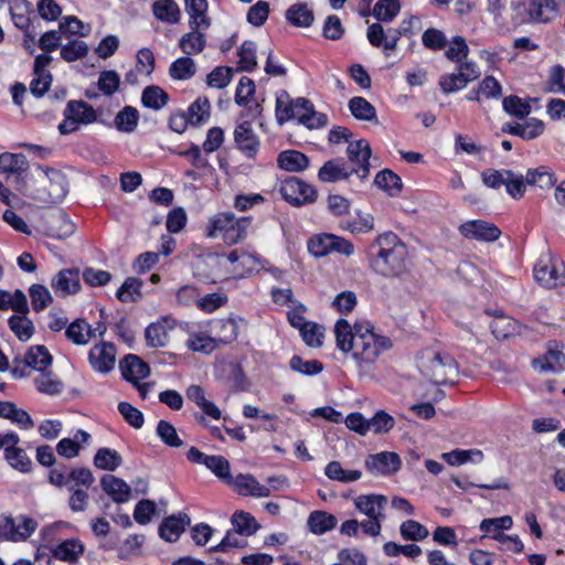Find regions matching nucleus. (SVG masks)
I'll use <instances>...</instances> for the list:
<instances>
[{
    "label": "nucleus",
    "instance_id": "55",
    "mask_svg": "<svg viewBox=\"0 0 565 565\" xmlns=\"http://www.w3.org/2000/svg\"><path fill=\"white\" fill-rule=\"evenodd\" d=\"M348 106L353 117L359 120L372 121L376 119L374 106L363 97L351 98Z\"/></svg>",
    "mask_w": 565,
    "mask_h": 565
},
{
    "label": "nucleus",
    "instance_id": "52",
    "mask_svg": "<svg viewBox=\"0 0 565 565\" xmlns=\"http://www.w3.org/2000/svg\"><path fill=\"white\" fill-rule=\"evenodd\" d=\"M122 463L119 452L110 448H100L94 457V465L102 470L114 471Z\"/></svg>",
    "mask_w": 565,
    "mask_h": 565
},
{
    "label": "nucleus",
    "instance_id": "11",
    "mask_svg": "<svg viewBox=\"0 0 565 565\" xmlns=\"http://www.w3.org/2000/svg\"><path fill=\"white\" fill-rule=\"evenodd\" d=\"M217 264L221 266L231 265L230 274L242 278L257 271L262 267V259L258 255L244 248H236L226 255H220Z\"/></svg>",
    "mask_w": 565,
    "mask_h": 565
},
{
    "label": "nucleus",
    "instance_id": "36",
    "mask_svg": "<svg viewBox=\"0 0 565 565\" xmlns=\"http://www.w3.org/2000/svg\"><path fill=\"white\" fill-rule=\"evenodd\" d=\"M152 13L157 20L168 24H177L181 19L180 7L174 0H156Z\"/></svg>",
    "mask_w": 565,
    "mask_h": 565
},
{
    "label": "nucleus",
    "instance_id": "5",
    "mask_svg": "<svg viewBox=\"0 0 565 565\" xmlns=\"http://www.w3.org/2000/svg\"><path fill=\"white\" fill-rule=\"evenodd\" d=\"M34 179L39 184L34 199L43 203H58L68 192L66 177L60 170L39 164L34 169Z\"/></svg>",
    "mask_w": 565,
    "mask_h": 565
},
{
    "label": "nucleus",
    "instance_id": "7",
    "mask_svg": "<svg viewBox=\"0 0 565 565\" xmlns=\"http://www.w3.org/2000/svg\"><path fill=\"white\" fill-rule=\"evenodd\" d=\"M419 369L436 385L454 383L458 375L456 361L449 354L434 351H428L420 358Z\"/></svg>",
    "mask_w": 565,
    "mask_h": 565
},
{
    "label": "nucleus",
    "instance_id": "16",
    "mask_svg": "<svg viewBox=\"0 0 565 565\" xmlns=\"http://www.w3.org/2000/svg\"><path fill=\"white\" fill-rule=\"evenodd\" d=\"M19 440V436L15 433L3 435L2 448L4 451V458L13 469L24 473L30 472L32 469V461L26 452L17 446Z\"/></svg>",
    "mask_w": 565,
    "mask_h": 565
},
{
    "label": "nucleus",
    "instance_id": "19",
    "mask_svg": "<svg viewBox=\"0 0 565 565\" xmlns=\"http://www.w3.org/2000/svg\"><path fill=\"white\" fill-rule=\"evenodd\" d=\"M401 466V458L394 451H381L365 459V467L373 475L388 476L397 472Z\"/></svg>",
    "mask_w": 565,
    "mask_h": 565
},
{
    "label": "nucleus",
    "instance_id": "14",
    "mask_svg": "<svg viewBox=\"0 0 565 565\" xmlns=\"http://www.w3.org/2000/svg\"><path fill=\"white\" fill-rule=\"evenodd\" d=\"M479 76V71L473 62L460 63L456 73L444 74L440 76L439 86L446 94L463 89L468 83Z\"/></svg>",
    "mask_w": 565,
    "mask_h": 565
},
{
    "label": "nucleus",
    "instance_id": "50",
    "mask_svg": "<svg viewBox=\"0 0 565 565\" xmlns=\"http://www.w3.org/2000/svg\"><path fill=\"white\" fill-rule=\"evenodd\" d=\"M196 66L190 56H182L173 61L169 68V74L173 79L186 81L194 76Z\"/></svg>",
    "mask_w": 565,
    "mask_h": 565
},
{
    "label": "nucleus",
    "instance_id": "48",
    "mask_svg": "<svg viewBox=\"0 0 565 565\" xmlns=\"http://www.w3.org/2000/svg\"><path fill=\"white\" fill-rule=\"evenodd\" d=\"M139 122V111L132 106H125L115 117L114 125L120 132H132Z\"/></svg>",
    "mask_w": 565,
    "mask_h": 565
},
{
    "label": "nucleus",
    "instance_id": "24",
    "mask_svg": "<svg viewBox=\"0 0 565 565\" xmlns=\"http://www.w3.org/2000/svg\"><path fill=\"white\" fill-rule=\"evenodd\" d=\"M230 483L234 490L244 497L266 498L270 494V489L258 482L253 475H238L234 479L231 478Z\"/></svg>",
    "mask_w": 565,
    "mask_h": 565
},
{
    "label": "nucleus",
    "instance_id": "34",
    "mask_svg": "<svg viewBox=\"0 0 565 565\" xmlns=\"http://www.w3.org/2000/svg\"><path fill=\"white\" fill-rule=\"evenodd\" d=\"M189 524L190 518L186 514L172 515L162 521L159 534L168 542H175Z\"/></svg>",
    "mask_w": 565,
    "mask_h": 565
},
{
    "label": "nucleus",
    "instance_id": "64",
    "mask_svg": "<svg viewBox=\"0 0 565 565\" xmlns=\"http://www.w3.org/2000/svg\"><path fill=\"white\" fill-rule=\"evenodd\" d=\"M565 68L562 65H553L545 82V90L548 93H561L565 95Z\"/></svg>",
    "mask_w": 565,
    "mask_h": 565
},
{
    "label": "nucleus",
    "instance_id": "56",
    "mask_svg": "<svg viewBox=\"0 0 565 565\" xmlns=\"http://www.w3.org/2000/svg\"><path fill=\"white\" fill-rule=\"evenodd\" d=\"M28 160L24 154L3 152L0 154V172L19 173L25 171Z\"/></svg>",
    "mask_w": 565,
    "mask_h": 565
},
{
    "label": "nucleus",
    "instance_id": "2",
    "mask_svg": "<svg viewBox=\"0 0 565 565\" xmlns=\"http://www.w3.org/2000/svg\"><path fill=\"white\" fill-rule=\"evenodd\" d=\"M365 253L370 268L380 276L398 277L407 269V247L392 232L379 235L367 246Z\"/></svg>",
    "mask_w": 565,
    "mask_h": 565
},
{
    "label": "nucleus",
    "instance_id": "43",
    "mask_svg": "<svg viewBox=\"0 0 565 565\" xmlns=\"http://www.w3.org/2000/svg\"><path fill=\"white\" fill-rule=\"evenodd\" d=\"M324 475L333 481L342 483H351L358 481L362 477V472L358 469H344L342 465L337 461H330L324 468Z\"/></svg>",
    "mask_w": 565,
    "mask_h": 565
},
{
    "label": "nucleus",
    "instance_id": "46",
    "mask_svg": "<svg viewBox=\"0 0 565 565\" xmlns=\"http://www.w3.org/2000/svg\"><path fill=\"white\" fill-rule=\"evenodd\" d=\"M186 347L194 352L209 354L216 349V340L204 331H191Z\"/></svg>",
    "mask_w": 565,
    "mask_h": 565
},
{
    "label": "nucleus",
    "instance_id": "39",
    "mask_svg": "<svg viewBox=\"0 0 565 565\" xmlns=\"http://www.w3.org/2000/svg\"><path fill=\"white\" fill-rule=\"evenodd\" d=\"M277 164L285 171L300 172L308 168L309 159L300 151L285 150L279 153Z\"/></svg>",
    "mask_w": 565,
    "mask_h": 565
},
{
    "label": "nucleus",
    "instance_id": "62",
    "mask_svg": "<svg viewBox=\"0 0 565 565\" xmlns=\"http://www.w3.org/2000/svg\"><path fill=\"white\" fill-rule=\"evenodd\" d=\"M211 104L205 97H199L188 109L190 124L200 125L210 117Z\"/></svg>",
    "mask_w": 565,
    "mask_h": 565
},
{
    "label": "nucleus",
    "instance_id": "59",
    "mask_svg": "<svg viewBox=\"0 0 565 565\" xmlns=\"http://www.w3.org/2000/svg\"><path fill=\"white\" fill-rule=\"evenodd\" d=\"M32 309L35 312H41L46 309L52 302L53 297L50 290L40 284H34L29 288Z\"/></svg>",
    "mask_w": 565,
    "mask_h": 565
},
{
    "label": "nucleus",
    "instance_id": "27",
    "mask_svg": "<svg viewBox=\"0 0 565 565\" xmlns=\"http://www.w3.org/2000/svg\"><path fill=\"white\" fill-rule=\"evenodd\" d=\"M209 28H190L179 40L180 50L188 56L202 53L206 46L205 31Z\"/></svg>",
    "mask_w": 565,
    "mask_h": 565
},
{
    "label": "nucleus",
    "instance_id": "51",
    "mask_svg": "<svg viewBox=\"0 0 565 565\" xmlns=\"http://www.w3.org/2000/svg\"><path fill=\"white\" fill-rule=\"evenodd\" d=\"M28 313L14 315L8 320V324L15 337L21 341H28L34 333L33 322L28 318Z\"/></svg>",
    "mask_w": 565,
    "mask_h": 565
},
{
    "label": "nucleus",
    "instance_id": "38",
    "mask_svg": "<svg viewBox=\"0 0 565 565\" xmlns=\"http://www.w3.org/2000/svg\"><path fill=\"white\" fill-rule=\"evenodd\" d=\"M212 337L218 343H231L238 335V326L235 319H218L211 326Z\"/></svg>",
    "mask_w": 565,
    "mask_h": 565
},
{
    "label": "nucleus",
    "instance_id": "23",
    "mask_svg": "<svg viewBox=\"0 0 565 565\" xmlns=\"http://www.w3.org/2000/svg\"><path fill=\"white\" fill-rule=\"evenodd\" d=\"M45 232L52 238L63 239L75 232V225L65 212L57 211L46 216Z\"/></svg>",
    "mask_w": 565,
    "mask_h": 565
},
{
    "label": "nucleus",
    "instance_id": "61",
    "mask_svg": "<svg viewBox=\"0 0 565 565\" xmlns=\"http://www.w3.org/2000/svg\"><path fill=\"white\" fill-rule=\"evenodd\" d=\"M401 4L398 0H379L373 8V15L382 22H391L398 14Z\"/></svg>",
    "mask_w": 565,
    "mask_h": 565
},
{
    "label": "nucleus",
    "instance_id": "53",
    "mask_svg": "<svg viewBox=\"0 0 565 565\" xmlns=\"http://www.w3.org/2000/svg\"><path fill=\"white\" fill-rule=\"evenodd\" d=\"M556 182L555 174L544 166L536 169H530L526 172V183L539 186L540 189H550Z\"/></svg>",
    "mask_w": 565,
    "mask_h": 565
},
{
    "label": "nucleus",
    "instance_id": "63",
    "mask_svg": "<svg viewBox=\"0 0 565 565\" xmlns=\"http://www.w3.org/2000/svg\"><path fill=\"white\" fill-rule=\"evenodd\" d=\"M233 529L242 535H252L257 529L258 524L256 520L246 512H235L232 516Z\"/></svg>",
    "mask_w": 565,
    "mask_h": 565
},
{
    "label": "nucleus",
    "instance_id": "58",
    "mask_svg": "<svg viewBox=\"0 0 565 565\" xmlns=\"http://www.w3.org/2000/svg\"><path fill=\"white\" fill-rule=\"evenodd\" d=\"M141 287L140 279L128 277L117 290L116 296L122 302H135L141 298Z\"/></svg>",
    "mask_w": 565,
    "mask_h": 565
},
{
    "label": "nucleus",
    "instance_id": "32",
    "mask_svg": "<svg viewBox=\"0 0 565 565\" xmlns=\"http://www.w3.org/2000/svg\"><path fill=\"white\" fill-rule=\"evenodd\" d=\"M103 490L111 497L117 503H125L130 500L131 489L129 484L120 478L108 475L102 478Z\"/></svg>",
    "mask_w": 565,
    "mask_h": 565
},
{
    "label": "nucleus",
    "instance_id": "22",
    "mask_svg": "<svg viewBox=\"0 0 565 565\" xmlns=\"http://www.w3.org/2000/svg\"><path fill=\"white\" fill-rule=\"evenodd\" d=\"M175 327V320L161 317L145 330L146 342L151 348H163L169 342V332Z\"/></svg>",
    "mask_w": 565,
    "mask_h": 565
},
{
    "label": "nucleus",
    "instance_id": "44",
    "mask_svg": "<svg viewBox=\"0 0 565 565\" xmlns=\"http://www.w3.org/2000/svg\"><path fill=\"white\" fill-rule=\"evenodd\" d=\"M287 21L298 28H308L313 22V12L306 3H296L286 11Z\"/></svg>",
    "mask_w": 565,
    "mask_h": 565
},
{
    "label": "nucleus",
    "instance_id": "6",
    "mask_svg": "<svg viewBox=\"0 0 565 565\" xmlns=\"http://www.w3.org/2000/svg\"><path fill=\"white\" fill-rule=\"evenodd\" d=\"M386 503L387 498L376 493L360 494L353 499L354 508L367 516V520L361 522V530L366 535L375 537L381 534Z\"/></svg>",
    "mask_w": 565,
    "mask_h": 565
},
{
    "label": "nucleus",
    "instance_id": "8",
    "mask_svg": "<svg viewBox=\"0 0 565 565\" xmlns=\"http://www.w3.org/2000/svg\"><path fill=\"white\" fill-rule=\"evenodd\" d=\"M307 247L309 253L317 258L331 253H338L347 257L354 254V245L350 241L329 233L312 235L307 242Z\"/></svg>",
    "mask_w": 565,
    "mask_h": 565
},
{
    "label": "nucleus",
    "instance_id": "10",
    "mask_svg": "<svg viewBox=\"0 0 565 565\" xmlns=\"http://www.w3.org/2000/svg\"><path fill=\"white\" fill-rule=\"evenodd\" d=\"M53 358L46 347L34 345L29 348L22 360L15 359L11 369L13 379L30 376V371L35 372L50 369Z\"/></svg>",
    "mask_w": 565,
    "mask_h": 565
},
{
    "label": "nucleus",
    "instance_id": "12",
    "mask_svg": "<svg viewBox=\"0 0 565 565\" xmlns=\"http://www.w3.org/2000/svg\"><path fill=\"white\" fill-rule=\"evenodd\" d=\"M534 277L546 288L565 286V264L551 255L543 256L534 267Z\"/></svg>",
    "mask_w": 565,
    "mask_h": 565
},
{
    "label": "nucleus",
    "instance_id": "29",
    "mask_svg": "<svg viewBox=\"0 0 565 565\" xmlns=\"http://www.w3.org/2000/svg\"><path fill=\"white\" fill-rule=\"evenodd\" d=\"M533 366L541 372H558L565 366V354L557 343L551 344L547 352L533 361Z\"/></svg>",
    "mask_w": 565,
    "mask_h": 565
},
{
    "label": "nucleus",
    "instance_id": "57",
    "mask_svg": "<svg viewBox=\"0 0 565 565\" xmlns=\"http://www.w3.org/2000/svg\"><path fill=\"white\" fill-rule=\"evenodd\" d=\"M374 184L387 192L390 195H396L402 189L401 178L391 170L379 172L374 179Z\"/></svg>",
    "mask_w": 565,
    "mask_h": 565
},
{
    "label": "nucleus",
    "instance_id": "54",
    "mask_svg": "<svg viewBox=\"0 0 565 565\" xmlns=\"http://www.w3.org/2000/svg\"><path fill=\"white\" fill-rule=\"evenodd\" d=\"M256 44L253 41H244L238 49V71L252 72L257 66Z\"/></svg>",
    "mask_w": 565,
    "mask_h": 565
},
{
    "label": "nucleus",
    "instance_id": "4",
    "mask_svg": "<svg viewBox=\"0 0 565 565\" xmlns=\"http://www.w3.org/2000/svg\"><path fill=\"white\" fill-rule=\"evenodd\" d=\"M250 216L237 217L232 212H220L209 217L204 234L209 238H221L226 245L244 241L252 224Z\"/></svg>",
    "mask_w": 565,
    "mask_h": 565
},
{
    "label": "nucleus",
    "instance_id": "28",
    "mask_svg": "<svg viewBox=\"0 0 565 565\" xmlns=\"http://www.w3.org/2000/svg\"><path fill=\"white\" fill-rule=\"evenodd\" d=\"M184 10L189 17V28H210L212 21L207 15V0H183Z\"/></svg>",
    "mask_w": 565,
    "mask_h": 565
},
{
    "label": "nucleus",
    "instance_id": "26",
    "mask_svg": "<svg viewBox=\"0 0 565 565\" xmlns=\"http://www.w3.org/2000/svg\"><path fill=\"white\" fill-rule=\"evenodd\" d=\"M524 9V4L521 7ZM525 8L530 9V20L533 22H550L558 15L555 0H526Z\"/></svg>",
    "mask_w": 565,
    "mask_h": 565
},
{
    "label": "nucleus",
    "instance_id": "30",
    "mask_svg": "<svg viewBox=\"0 0 565 565\" xmlns=\"http://www.w3.org/2000/svg\"><path fill=\"white\" fill-rule=\"evenodd\" d=\"M122 376L137 384L139 381L146 379L150 374L149 365L143 362L139 356L128 354L120 363Z\"/></svg>",
    "mask_w": 565,
    "mask_h": 565
},
{
    "label": "nucleus",
    "instance_id": "49",
    "mask_svg": "<svg viewBox=\"0 0 565 565\" xmlns=\"http://www.w3.org/2000/svg\"><path fill=\"white\" fill-rule=\"evenodd\" d=\"M168 100V94L161 87L156 85L147 86L141 95L142 105L154 110L163 108Z\"/></svg>",
    "mask_w": 565,
    "mask_h": 565
},
{
    "label": "nucleus",
    "instance_id": "18",
    "mask_svg": "<svg viewBox=\"0 0 565 565\" xmlns=\"http://www.w3.org/2000/svg\"><path fill=\"white\" fill-rule=\"evenodd\" d=\"M88 362L92 369L99 373H108L116 363V348L110 342L95 344L88 353Z\"/></svg>",
    "mask_w": 565,
    "mask_h": 565
},
{
    "label": "nucleus",
    "instance_id": "33",
    "mask_svg": "<svg viewBox=\"0 0 565 565\" xmlns=\"http://www.w3.org/2000/svg\"><path fill=\"white\" fill-rule=\"evenodd\" d=\"M185 394L188 399L193 402L206 416L213 419L222 417L221 409L205 396L204 390L200 385H190Z\"/></svg>",
    "mask_w": 565,
    "mask_h": 565
},
{
    "label": "nucleus",
    "instance_id": "21",
    "mask_svg": "<svg viewBox=\"0 0 565 565\" xmlns=\"http://www.w3.org/2000/svg\"><path fill=\"white\" fill-rule=\"evenodd\" d=\"M236 147L247 157L255 158L259 150L260 141L249 121L238 124L234 130Z\"/></svg>",
    "mask_w": 565,
    "mask_h": 565
},
{
    "label": "nucleus",
    "instance_id": "13",
    "mask_svg": "<svg viewBox=\"0 0 565 565\" xmlns=\"http://www.w3.org/2000/svg\"><path fill=\"white\" fill-rule=\"evenodd\" d=\"M279 191L281 196L295 206L313 203L317 199L316 189L296 177L286 179Z\"/></svg>",
    "mask_w": 565,
    "mask_h": 565
},
{
    "label": "nucleus",
    "instance_id": "60",
    "mask_svg": "<svg viewBox=\"0 0 565 565\" xmlns=\"http://www.w3.org/2000/svg\"><path fill=\"white\" fill-rule=\"evenodd\" d=\"M490 328L497 339L504 340L515 332L516 322L511 317L500 313L495 315Z\"/></svg>",
    "mask_w": 565,
    "mask_h": 565
},
{
    "label": "nucleus",
    "instance_id": "41",
    "mask_svg": "<svg viewBox=\"0 0 565 565\" xmlns=\"http://www.w3.org/2000/svg\"><path fill=\"white\" fill-rule=\"evenodd\" d=\"M353 172L342 160H329L319 170L318 178L322 182H337L348 179Z\"/></svg>",
    "mask_w": 565,
    "mask_h": 565
},
{
    "label": "nucleus",
    "instance_id": "1",
    "mask_svg": "<svg viewBox=\"0 0 565 565\" xmlns=\"http://www.w3.org/2000/svg\"><path fill=\"white\" fill-rule=\"evenodd\" d=\"M337 348L350 353L355 363L358 374L362 379H375L377 360L392 348V340L375 332L369 322H359L353 327L345 320L339 319L334 324Z\"/></svg>",
    "mask_w": 565,
    "mask_h": 565
},
{
    "label": "nucleus",
    "instance_id": "20",
    "mask_svg": "<svg viewBox=\"0 0 565 565\" xmlns=\"http://www.w3.org/2000/svg\"><path fill=\"white\" fill-rule=\"evenodd\" d=\"M51 287L57 297H67L79 292L81 276L78 269L64 268L51 279Z\"/></svg>",
    "mask_w": 565,
    "mask_h": 565
},
{
    "label": "nucleus",
    "instance_id": "15",
    "mask_svg": "<svg viewBox=\"0 0 565 565\" xmlns=\"http://www.w3.org/2000/svg\"><path fill=\"white\" fill-rule=\"evenodd\" d=\"M371 152V146L365 139L350 142L347 149L349 161L353 164L351 172L362 180L370 174Z\"/></svg>",
    "mask_w": 565,
    "mask_h": 565
},
{
    "label": "nucleus",
    "instance_id": "9",
    "mask_svg": "<svg viewBox=\"0 0 565 565\" xmlns=\"http://www.w3.org/2000/svg\"><path fill=\"white\" fill-rule=\"evenodd\" d=\"M64 120L58 125L62 135L76 131L81 125H89L97 120L96 110L84 100H70L64 109Z\"/></svg>",
    "mask_w": 565,
    "mask_h": 565
},
{
    "label": "nucleus",
    "instance_id": "45",
    "mask_svg": "<svg viewBox=\"0 0 565 565\" xmlns=\"http://www.w3.org/2000/svg\"><path fill=\"white\" fill-rule=\"evenodd\" d=\"M84 546L79 540L72 539L65 540L60 543L54 550L53 555L55 558L64 562H75L83 554Z\"/></svg>",
    "mask_w": 565,
    "mask_h": 565
},
{
    "label": "nucleus",
    "instance_id": "31",
    "mask_svg": "<svg viewBox=\"0 0 565 565\" xmlns=\"http://www.w3.org/2000/svg\"><path fill=\"white\" fill-rule=\"evenodd\" d=\"M504 130L524 140H533L544 134L545 124L543 120L532 117L524 122L507 125Z\"/></svg>",
    "mask_w": 565,
    "mask_h": 565
},
{
    "label": "nucleus",
    "instance_id": "47",
    "mask_svg": "<svg viewBox=\"0 0 565 565\" xmlns=\"http://www.w3.org/2000/svg\"><path fill=\"white\" fill-rule=\"evenodd\" d=\"M441 457L450 466H460L467 462L480 463L483 460V454L479 449H456L449 452H444Z\"/></svg>",
    "mask_w": 565,
    "mask_h": 565
},
{
    "label": "nucleus",
    "instance_id": "42",
    "mask_svg": "<svg viewBox=\"0 0 565 565\" xmlns=\"http://www.w3.org/2000/svg\"><path fill=\"white\" fill-rule=\"evenodd\" d=\"M90 438V435L78 429L74 435V438H63L57 443L56 451L60 456L65 458H74L78 455L79 444H86Z\"/></svg>",
    "mask_w": 565,
    "mask_h": 565
},
{
    "label": "nucleus",
    "instance_id": "37",
    "mask_svg": "<svg viewBox=\"0 0 565 565\" xmlns=\"http://www.w3.org/2000/svg\"><path fill=\"white\" fill-rule=\"evenodd\" d=\"M338 524V519L326 511H313L307 519L309 531L316 535H322L333 530Z\"/></svg>",
    "mask_w": 565,
    "mask_h": 565
},
{
    "label": "nucleus",
    "instance_id": "25",
    "mask_svg": "<svg viewBox=\"0 0 565 565\" xmlns=\"http://www.w3.org/2000/svg\"><path fill=\"white\" fill-rule=\"evenodd\" d=\"M396 33L397 32H395V29L393 28L385 31L382 24L373 23L369 25L366 36L371 45L374 47H381L385 54H388L397 46L398 39Z\"/></svg>",
    "mask_w": 565,
    "mask_h": 565
},
{
    "label": "nucleus",
    "instance_id": "40",
    "mask_svg": "<svg viewBox=\"0 0 565 565\" xmlns=\"http://www.w3.org/2000/svg\"><path fill=\"white\" fill-rule=\"evenodd\" d=\"M36 390L46 395H57L63 392V382L54 375L49 369L38 371V375L33 379Z\"/></svg>",
    "mask_w": 565,
    "mask_h": 565
},
{
    "label": "nucleus",
    "instance_id": "17",
    "mask_svg": "<svg viewBox=\"0 0 565 565\" xmlns=\"http://www.w3.org/2000/svg\"><path fill=\"white\" fill-rule=\"evenodd\" d=\"M459 232L468 239L486 243L495 242L501 235L497 225L484 220L467 221L459 226Z\"/></svg>",
    "mask_w": 565,
    "mask_h": 565
},
{
    "label": "nucleus",
    "instance_id": "3",
    "mask_svg": "<svg viewBox=\"0 0 565 565\" xmlns=\"http://www.w3.org/2000/svg\"><path fill=\"white\" fill-rule=\"evenodd\" d=\"M275 116L280 125L297 120L308 129H319L328 124V116L317 111L309 99H291L286 90H280L276 96Z\"/></svg>",
    "mask_w": 565,
    "mask_h": 565
},
{
    "label": "nucleus",
    "instance_id": "35",
    "mask_svg": "<svg viewBox=\"0 0 565 565\" xmlns=\"http://www.w3.org/2000/svg\"><path fill=\"white\" fill-rule=\"evenodd\" d=\"M65 337L75 345H86L95 337V331L85 319H75L68 323Z\"/></svg>",
    "mask_w": 565,
    "mask_h": 565
}]
</instances>
